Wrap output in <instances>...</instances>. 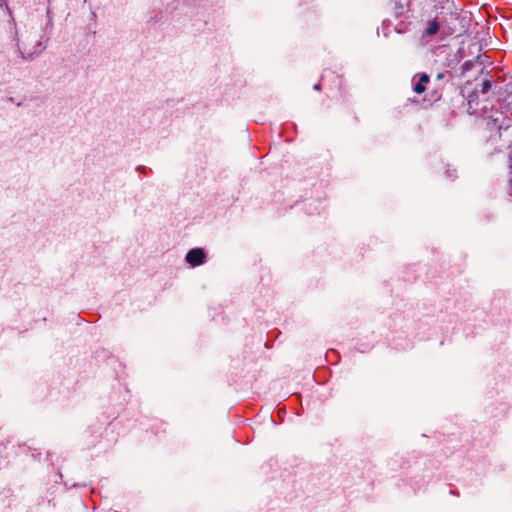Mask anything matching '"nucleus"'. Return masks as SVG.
<instances>
[{
  "label": "nucleus",
  "instance_id": "8",
  "mask_svg": "<svg viewBox=\"0 0 512 512\" xmlns=\"http://www.w3.org/2000/svg\"><path fill=\"white\" fill-rule=\"evenodd\" d=\"M436 78L438 80H441L443 78V73H438Z\"/></svg>",
  "mask_w": 512,
  "mask_h": 512
},
{
  "label": "nucleus",
  "instance_id": "2",
  "mask_svg": "<svg viewBox=\"0 0 512 512\" xmlns=\"http://www.w3.org/2000/svg\"><path fill=\"white\" fill-rule=\"evenodd\" d=\"M430 82V77L426 73L418 75V81L413 86V91L417 94H422L426 91V85Z\"/></svg>",
  "mask_w": 512,
  "mask_h": 512
},
{
  "label": "nucleus",
  "instance_id": "9",
  "mask_svg": "<svg viewBox=\"0 0 512 512\" xmlns=\"http://www.w3.org/2000/svg\"><path fill=\"white\" fill-rule=\"evenodd\" d=\"M480 56H477L475 62H479Z\"/></svg>",
  "mask_w": 512,
  "mask_h": 512
},
{
  "label": "nucleus",
  "instance_id": "6",
  "mask_svg": "<svg viewBox=\"0 0 512 512\" xmlns=\"http://www.w3.org/2000/svg\"><path fill=\"white\" fill-rule=\"evenodd\" d=\"M411 0H398V4L400 7H404L406 5H408V3L410 2Z\"/></svg>",
  "mask_w": 512,
  "mask_h": 512
},
{
  "label": "nucleus",
  "instance_id": "1",
  "mask_svg": "<svg viewBox=\"0 0 512 512\" xmlns=\"http://www.w3.org/2000/svg\"><path fill=\"white\" fill-rule=\"evenodd\" d=\"M185 259L191 266H199L204 262L205 253L201 248H193L187 252Z\"/></svg>",
  "mask_w": 512,
  "mask_h": 512
},
{
  "label": "nucleus",
  "instance_id": "4",
  "mask_svg": "<svg viewBox=\"0 0 512 512\" xmlns=\"http://www.w3.org/2000/svg\"><path fill=\"white\" fill-rule=\"evenodd\" d=\"M491 88V81L489 79H486L481 84V93L485 94L487 93Z\"/></svg>",
  "mask_w": 512,
  "mask_h": 512
},
{
  "label": "nucleus",
  "instance_id": "5",
  "mask_svg": "<svg viewBox=\"0 0 512 512\" xmlns=\"http://www.w3.org/2000/svg\"><path fill=\"white\" fill-rule=\"evenodd\" d=\"M474 65V61H466L464 62L463 66H462V69H463V74H465V72H467L468 70H470Z\"/></svg>",
  "mask_w": 512,
  "mask_h": 512
},
{
  "label": "nucleus",
  "instance_id": "3",
  "mask_svg": "<svg viewBox=\"0 0 512 512\" xmlns=\"http://www.w3.org/2000/svg\"><path fill=\"white\" fill-rule=\"evenodd\" d=\"M439 27V23L436 20H432L428 23V26L425 29V34L428 36L434 35L438 32Z\"/></svg>",
  "mask_w": 512,
  "mask_h": 512
},
{
  "label": "nucleus",
  "instance_id": "7",
  "mask_svg": "<svg viewBox=\"0 0 512 512\" xmlns=\"http://www.w3.org/2000/svg\"><path fill=\"white\" fill-rule=\"evenodd\" d=\"M313 89L314 90H317V91H320L321 90V85L319 83L313 85Z\"/></svg>",
  "mask_w": 512,
  "mask_h": 512
}]
</instances>
